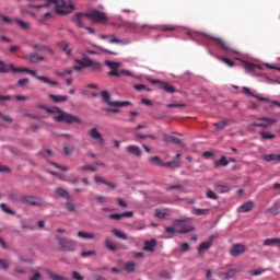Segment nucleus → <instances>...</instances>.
Returning a JSON list of instances; mask_svg holds the SVG:
<instances>
[{"label":"nucleus","instance_id":"nucleus-1","mask_svg":"<svg viewBox=\"0 0 280 280\" xmlns=\"http://www.w3.org/2000/svg\"><path fill=\"white\" fill-rule=\"evenodd\" d=\"M40 108L50 115H56V113H59L58 116H55V121H65L66 124H82V119L80 117L66 113L60 107H47V105H42Z\"/></svg>","mask_w":280,"mask_h":280},{"label":"nucleus","instance_id":"nucleus-2","mask_svg":"<svg viewBox=\"0 0 280 280\" xmlns=\"http://www.w3.org/2000/svg\"><path fill=\"white\" fill-rule=\"evenodd\" d=\"M82 16H86V19H90V21H92L93 23H104V21H108L106 13L97 10H92L86 13H77L72 18V21L77 24V27H84Z\"/></svg>","mask_w":280,"mask_h":280},{"label":"nucleus","instance_id":"nucleus-3","mask_svg":"<svg viewBox=\"0 0 280 280\" xmlns=\"http://www.w3.org/2000/svg\"><path fill=\"white\" fill-rule=\"evenodd\" d=\"M82 59H74V62L79 66L73 67V71H82V69H90L93 73L102 69V62L95 61L86 57L85 52H81Z\"/></svg>","mask_w":280,"mask_h":280},{"label":"nucleus","instance_id":"nucleus-4","mask_svg":"<svg viewBox=\"0 0 280 280\" xmlns=\"http://www.w3.org/2000/svg\"><path fill=\"white\" fill-rule=\"evenodd\" d=\"M101 97L104 104H106L107 106H110L105 108L107 113H119V108L130 106L131 104L129 101H112L110 92L106 90L101 92Z\"/></svg>","mask_w":280,"mask_h":280},{"label":"nucleus","instance_id":"nucleus-5","mask_svg":"<svg viewBox=\"0 0 280 280\" xmlns=\"http://www.w3.org/2000/svg\"><path fill=\"white\" fill-rule=\"evenodd\" d=\"M48 3L37 5V10H40V8H49V5H55V10L58 14L65 15V14H71L73 12V4H68L65 2V0H47Z\"/></svg>","mask_w":280,"mask_h":280},{"label":"nucleus","instance_id":"nucleus-6","mask_svg":"<svg viewBox=\"0 0 280 280\" xmlns=\"http://www.w3.org/2000/svg\"><path fill=\"white\" fill-rule=\"evenodd\" d=\"M10 69L13 73H30V75H33V78H36V80H39V82L58 86V81H50V79L45 75L38 77L36 71L30 70V68H16L14 65L10 63Z\"/></svg>","mask_w":280,"mask_h":280},{"label":"nucleus","instance_id":"nucleus-7","mask_svg":"<svg viewBox=\"0 0 280 280\" xmlns=\"http://www.w3.org/2000/svg\"><path fill=\"white\" fill-rule=\"evenodd\" d=\"M57 242L59 249L65 253H75V248H78V242L65 236H57Z\"/></svg>","mask_w":280,"mask_h":280},{"label":"nucleus","instance_id":"nucleus-8","mask_svg":"<svg viewBox=\"0 0 280 280\" xmlns=\"http://www.w3.org/2000/svg\"><path fill=\"white\" fill-rule=\"evenodd\" d=\"M106 66L110 69L108 75H112L114 78H121V75H132V72H130L129 70H119V67H121V63L119 62L106 61Z\"/></svg>","mask_w":280,"mask_h":280},{"label":"nucleus","instance_id":"nucleus-9","mask_svg":"<svg viewBox=\"0 0 280 280\" xmlns=\"http://www.w3.org/2000/svg\"><path fill=\"white\" fill-rule=\"evenodd\" d=\"M201 36L203 38H208L209 40H214V43H217V45H220V47H222V49H224V51H232V54H236V55L240 54L238 50L231 48V44H229L226 40H224L221 37H215V36L207 35V34H201Z\"/></svg>","mask_w":280,"mask_h":280},{"label":"nucleus","instance_id":"nucleus-10","mask_svg":"<svg viewBox=\"0 0 280 280\" xmlns=\"http://www.w3.org/2000/svg\"><path fill=\"white\" fill-rule=\"evenodd\" d=\"M21 202L23 205H30L31 207H43L45 206V201L37 196L32 195H21Z\"/></svg>","mask_w":280,"mask_h":280},{"label":"nucleus","instance_id":"nucleus-11","mask_svg":"<svg viewBox=\"0 0 280 280\" xmlns=\"http://www.w3.org/2000/svg\"><path fill=\"white\" fill-rule=\"evenodd\" d=\"M258 121L261 122H254L249 125V130H253V128H270L272 124H277V119L275 118H268V117H260L258 118Z\"/></svg>","mask_w":280,"mask_h":280},{"label":"nucleus","instance_id":"nucleus-12","mask_svg":"<svg viewBox=\"0 0 280 280\" xmlns=\"http://www.w3.org/2000/svg\"><path fill=\"white\" fill-rule=\"evenodd\" d=\"M149 82L151 84H159V89H161L162 91H165V93H176V89L173 88V85L167 82H163L156 79H149Z\"/></svg>","mask_w":280,"mask_h":280},{"label":"nucleus","instance_id":"nucleus-13","mask_svg":"<svg viewBox=\"0 0 280 280\" xmlns=\"http://www.w3.org/2000/svg\"><path fill=\"white\" fill-rule=\"evenodd\" d=\"M246 253V245L244 244H234L230 249L231 257H240V255H244Z\"/></svg>","mask_w":280,"mask_h":280},{"label":"nucleus","instance_id":"nucleus-14","mask_svg":"<svg viewBox=\"0 0 280 280\" xmlns=\"http://www.w3.org/2000/svg\"><path fill=\"white\" fill-rule=\"evenodd\" d=\"M255 207V202L253 200H248L237 208L238 213H248V211H253Z\"/></svg>","mask_w":280,"mask_h":280},{"label":"nucleus","instance_id":"nucleus-15","mask_svg":"<svg viewBox=\"0 0 280 280\" xmlns=\"http://www.w3.org/2000/svg\"><path fill=\"white\" fill-rule=\"evenodd\" d=\"M125 26L128 27V30H131L132 32H141V30L145 28V27H152L148 24H142V25H139L138 23H135V22H127L125 24Z\"/></svg>","mask_w":280,"mask_h":280},{"label":"nucleus","instance_id":"nucleus-16","mask_svg":"<svg viewBox=\"0 0 280 280\" xmlns=\"http://www.w3.org/2000/svg\"><path fill=\"white\" fill-rule=\"evenodd\" d=\"M89 135L92 139L98 141V143H104V138L102 137V133L98 132L97 128L94 127L90 129Z\"/></svg>","mask_w":280,"mask_h":280},{"label":"nucleus","instance_id":"nucleus-17","mask_svg":"<svg viewBox=\"0 0 280 280\" xmlns=\"http://www.w3.org/2000/svg\"><path fill=\"white\" fill-rule=\"evenodd\" d=\"M243 93L245 95H248V97H256V100H258L259 102H270V100H268L267 97H261V96H258V95H255L249 88L247 86H244L243 88Z\"/></svg>","mask_w":280,"mask_h":280},{"label":"nucleus","instance_id":"nucleus-18","mask_svg":"<svg viewBox=\"0 0 280 280\" xmlns=\"http://www.w3.org/2000/svg\"><path fill=\"white\" fill-rule=\"evenodd\" d=\"M261 159L267 163H280V154H265Z\"/></svg>","mask_w":280,"mask_h":280},{"label":"nucleus","instance_id":"nucleus-19","mask_svg":"<svg viewBox=\"0 0 280 280\" xmlns=\"http://www.w3.org/2000/svg\"><path fill=\"white\" fill-rule=\"evenodd\" d=\"M154 248H156V240L144 241L143 250L147 253H154Z\"/></svg>","mask_w":280,"mask_h":280},{"label":"nucleus","instance_id":"nucleus-20","mask_svg":"<svg viewBox=\"0 0 280 280\" xmlns=\"http://www.w3.org/2000/svg\"><path fill=\"white\" fill-rule=\"evenodd\" d=\"M43 60H45V57L39 56L36 52H31L28 55V62H31L32 65H36L37 62H43Z\"/></svg>","mask_w":280,"mask_h":280},{"label":"nucleus","instance_id":"nucleus-21","mask_svg":"<svg viewBox=\"0 0 280 280\" xmlns=\"http://www.w3.org/2000/svg\"><path fill=\"white\" fill-rule=\"evenodd\" d=\"M182 165H183V162L178 160H173V161L164 162L163 167H168V170H178V167H180Z\"/></svg>","mask_w":280,"mask_h":280},{"label":"nucleus","instance_id":"nucleus-22","mask_svg":"<svg viewBox=\"0 0 280 280\" xmlns=\"http://www.w3.org/2000/svg\"><path fill=\"white\" fill-rule=\"evenodd\" d=\"M214 189L215 191H218L219 194H229V191H231V186L226 185V184H214Z\"/></svg>","mask_w":280,"mask_h":280},{"label":"nucleus","instance_id":"nucleus-23","mask_svg":"<svg viewBox=\"0 0 280 280\" xmlns=\"http://www.w3.org/2000/svg\"><path fill=\"white\" fill-rule=\"evenodd\" d=\"M33 49H36V51H48L50 56H54V49L49 48L48 46L42 45V44H33Z\"/></svg>","mask_w":280,"mask_h":280},{"label":"nucleus","instance_id":"nucleus-24","mask_svg":"<svg viewBox=\"0 0 280 280\" xmlns=\"http://www.w3.org/2000/svg\"><path fill=\"white\" fill-rule=\"evenodd\" d=\"M127 152H129V154H133V156H141V149L137 145H129L127 147Z\"/></svg>","mask_w":280,"mask_h":280},{"label":"nucleus","instance_id":"nucleus-25","mask_svg":"<svg viewBox=\"0 0 280 280\" xmlns=\"http://www.w3.org/2000/svg\"><path fill=\"white\" fill-rule=\"evenodd\" d=\"M229 124H231L230 120H221L220 122H214L213 126L215 127L217 132H220L221 130H224Z\"/></svg>","mask_w":280,"mask_h":280},{"label":"nucleus","instance_id":"nucleus-26","mask_svg":"<svg viewBox=\"0 0 280 280\" xmlns=\"http://www.w3.org/2000/svg\"><path fill=\"white\" fill-rule=\"evenodd\" d=\"M264 246H279L280 248V238H267L262 243Z\"/></svg>","mask_w":280,"mask_h":280},{"label":"nucleus","instance_id":"nucleus-27","mask_svg":"<svg viewBox=\"0 0 280 280\" xmlns=\"http://www.w3.org/2000/svg\"><path fill=\"white\" fill-rule=\"evenodd\" d=\"M77 235L81 240H95V234L89 233V232H84V231H79Z\"/></svg>","mask_w":280,"mask_h":280},{"label":"nucleus","instance_id":"nucleus-28","mask_svg":"<svg viewBox=\"0 0 280 280\" xmlns=\"http://www.w3.org/2000/svg\"><path fill=\"white\" fill-rule=\"evenodd\" d=\"M49 98L52 100L55 104H60L62 102H67V100H69V96H58L55 94H49Z\"/></svg>","mask_w":280,"mask_h":280},{"label":"nucleus","instance_id":"nucleus-29","mask_svg":"<svg viewBox=\"0 0 280 280\" xmlns=\"http://www.w3.org/2000/svg\"><path fill=\"white\" fill-rule=\"evenodd\" d=\"M209 248H211V243H208V241L202 242L199 247L197 248L198 254L202 255V253L209 250Z\"/></svg>","mask_w":280,"mask_h":280},{"label":"nucleus","instance_id":"nucleus-30","mask_svg":"<svg viewBox=\"0 0 280 280\" xmlns=\"http://www.w3.org/2000/svg\"><path fill=\"white\" fill-rule=\"evenodd\" d=\"M0 209L8 215H16V211L8 207V203H0Z\"/></svg>","mask_w":280,"mask_h":280},{"label":"nucleus","instance_id":"nucleus-31","mask_svg":"<svg viewBox=\"0 0 280 280\" xmlns=\"http://www.w3.org/2000/svg\"><path fill=\"white\" fill-rule=\"evenodd\" d=\"M149 161L152 163V165H156L158 167H164L165 162L161 161L160 156H153L150 158Z\"/></svg>","mask_w":280,"mask_h":280},{"label":"nucleus","instance_id":"nucleus-32","mask_svg":"<svg viewBox=\"0 0 280 280\" xmlns=\"http://www.w3.org/2000/svg\"><path fill=\"white\" fill-rule=\"evenodd\" d=\"M226 165H229V161L226 160V156H221V159L219 161L214 162V167H226Z\"/></svg>","mask_w":280,"mask_h":280},{"label":"nucleus","instance_id":"nucleus-33","mask_svg":"<svg viewBox=\"0 0 280 280\" xmlns=\"http://www.w3.org/2000/svg\"><path fill=\"white\" fill-rule=\"evenodd\" d=\"M56 194H58L61 198H65V200H71V195H69L65 188H57Z\"/></svg>","mask_w":280,"mask_h":280},{"label":"nucleus","instance_id":"nucleus-34","mask_svg":"<svg viewBox=\"0 0 280 280\" xmlns=\"http://www.w3.org/2000/svg\"><path fill=\"white\" fill-rule=\"evenodd\" d=\"M137 264H135L133 261H128L124 265V269L126 270V272H135Z\"/></svg>","mask_w":280,"mask_h":280},{"label":"nucleus","instance_id":"nucleus-35","mask_svg":"<svg viewBox=\"0 0 280 280\" xmlns=\"http://www.w3.org/2000/svg\"><path fill=\"white\" fill-rule=\"evenodd\" d=\"M209 211H211V209H209V208H207V209L195 208V209H192V214L194 215H208Z\"/></svg>","mask_w":280,"mask_h":280},{"label":"nucleus","instance_id":"nucleus-36","mask_svg":"<svg viewBox=\"0 0 280 280\" xmlns=\"http://www.w3.org/2000/svg\"><path fill=\"white\" fill-rule=\"evenodd\" d=\"M46 272H47L48 277H50L52 280H69L66 277H62L58 273L51 272V270H49V269H47Z\"/></svg>","mask_w":280,"mask_h":280},{"label":"nucleus","instance_id":"nucleus-37","mask_svg":"<svg viewBox=\"0 0 280 280\" xmlns=\"http://www.w3.org/2000/svg\"><path fill=\"white\" fill-rule=\"evenodd\" d=\"M237 272H242L241 270L237 269H230L224 273H221L225 277V279H233V277H235V275H237Z\"/></svg>","mask_w":280,"mask_h":280},{"label":"nucleus","instance_id":"nucleus-38","mask_svg":"<svg viewBox=\"0 0 280 280\" xmlns=\"http://www.w3.org/2000/svg\"><path fill=\"white\" fill-rule=\"evenodd\" d=\"M10 70H12V68H10V65L0 60V73H10Z\"/></svg>","mask_w":280,"mask_h":280},{"label":"nucleus","instance_id":"nucleus-39","mask_svg":"<svg viewBox=\"0 0 280 280\" xmlns=\"http://www.w3.org/2000/svg\"><path fill=\"white\" fill-rule=\"evenodd\" d=\"M105 247L112 252L117 250V244L113 243L110 240H105Z\"/></svg>","mask_w":280,"mask_h":280},{"label":"nucleus","instance_id":"nucleus-40","mask_svg":"<svg viewBox=\"0 0 280 280\" xmlns=\"http://www.w3.org/2000/svg\"><path fill=\"white\" fill-rule=\"evenodd\" d=\"M113 235H115V237H118V240H128V235H126L124 232L119 231V230H113Z\"/></svg>","mask_w":280,"mask_h":280},{"label":"nucleus","instance_id":"nucleus-41","mask_svg":"<svg viewBox=\"0 0 280 280\" xmlns=\"http://www.w3.org/2000/svg\"><path fill=\"white\" fill-rule=\"evenodd\" d=\"M8 198L11 202H21V195H16V192H10Z\"/></svg>","mask_w":280,"mask_h":280},{"label":"nucleus","instance_id":"nucleus-42","mask_svg":"<svg viewBox=\"0 0 280 280\" xmlns=\"http://www.w3.org/2000/svg\"><path fill=\"white\" fill-rule=\"evenodd\" d=\"M176 30H178L176 25H162V32H176Z\"/></svg>","mask_w":280,"mask_h":280},{"label":"nucleus","instance_id":"nucleus-43","mask_svg":"<svg viewBox=\"0 0 280 280\" xmlns=\"http://www.w3.org/2000/svg\"><path fill=\"white\" fill-rule=\"evenodd\" d=\"M260 137L262 140H270V139H275V136L273 133H268L266 131H260Z\"/></svg>","mask_w":280,"mask_h":280},{"label":"nucleus","instance_id":"nucleus-44","mask_svg":"<svg viewBox=\"0 0 280 280\" xmlns=\"http://www.w3.org/2000/svg\"><path fill=\"white\" fill-rule=\"evenodd\" d=\"M155 217H158L159 220H165V218H167V212L158 209L155 210Z\"/></svg>","mask_w":280,"mask_h":280},{"label":"nucleus","instance_id":"nucleus-45","mask_svg":"<svg viewBox=\"0 0 280 280\" xmlns=\"http://www.w3.org/2000/svg\"><path fill=\"white\" fill-rule=\"evenodd\" d=\"M61 48H62V51H65V54H67V56H71V48H69V43L62 42Z\"/></svg>","mask_w":280,"mask_h":280},{"label":"nucleus","instance_id":"nucleus-46","mask_svg":"<svg viewBox=\"0 0 280 280\" xmlns=\"http://www.w3.org/2000/svg\"><path fill=\"white\" fill-rule=\"evenodd\" d=\"M63 207L70 211V212H73L75 211V203L71 202V201H67L63 203Z\"/></svg>","mask_w":280,"mask_h":280},{"label":"nucleus","instance_id":"nucleus-47","mask_svg":"<svg viewBox=\"0 0 280 280\" xmlns=\"http://www.w3.org/2000/svg\"><path fill=\"white\" fill-rule=\"evenodd\" d=\"M15 23L21 27V30H30V24L23 20H15Z\"/></svg>","mask_w":280,"mask_h":280},{"label":"nucleus","instance_id":"nucleus-48","mask_svg":"<svg viewBox=\"0 0 280 280\" xmlns=\"http://www.w3.org/2000/svg\"><path fill=\"white\" fill-rule=\"evenodd\" d=\"M256 67H257V65H255V63L244 62L245 71H255Z\"/></svg>","mask_w":280,"mask_h":280},{"label":"nucleus","instance_id":"nucleus-49","mask_svg":"<svg viewBox=\"0 0 280 280\" xmlns=\"http://www.w3.org/2000/svg\"><path fill=\"white\" fill-rule=\"evenodd\" d=\"M266 272V269H256V270H250L249 275L252 277H259V275H264Z\"/></svg>","mask_w":280,"mask_h":280},{"label":"nucleus","instance_id":"nucleus-50","mask_svg":"<svg viewBox=\"0 0 280 280\" xmlns=\"http://www.w3.org/2000/svg\"><path fill=\"white\" fill-rule=\"evenodd\" d=\"M79 170L81 172H97V168H95V166H91V165L81 166Z\"/></svg>","mask_w":280,"mask_h":280},{"label":"nucleus","instance_id":"nucleus-51","mask_svg":"<svg viewBox=\"0 0 280 280\" xmlns=\"http://www.w3.org/2000/svg\"><path fill=\"white\" fill-rule=\"evenodd\" d=\"M167 108H185L187 106L186 104L183 103H171L166 105Z\"/></svg>","mask_w":280,"mask_h":280},{"label":"nucleus","instance_id":"nucleus-52","mask_svg":"<svg viewBox=\"0 0 280 280\" xmlns=\"http://www.w3.org/2000/svg\"><path fill=\"white\" fill-rule=\"evenodd\" d=\"M172 189H177L178 191H183L184 187L180 184L171 185L166 188V191H172Z\"/></svg>","mask_w":280,"mask_h":280},{"label":"nucleus","instance_id":"nucleus-53","mask_svg":"<svg viewBox=\"0 0 280 280\" xmlns=\"http://www.w3.org/2000/svg\"><path fill=\"white\" fill-rule=\"evenodd\" d=\"M159 277H161V279H172V273L167 270H163L159 273Z\"/></svg>","mask_w":280,"mask_h":280},{"label":"nucleus","instance_id":"nucleus-54","mask_svg":"<svg viewBox=\"0 0 280 280\" xmlns=\"http://www.w3.org/2000/svg\"><path fill=\"white\" fill-rule=\"evenodd\" d=\"M71 73H73V70L68 69V70H65L63 72H56V75H58L59 78H65V75H71Z\"/></svg>","mask_w":280,"mask_h":280},{"label":"nucleus","instance_id":"nucleus-55","mask_svg":"<svg viewBox=\"0 0 280 280\" xmlns=\"http://www.w3.org/2000/svg\"><path fill=\"white\" fill-rule=\"evenodd\" d=\"M27 84H30V79H27V78L20 79V80L18 81V86L23 88V86H27Z\"/></svg>","mask_w":280,"mask_h":280},{"label":"nucleus","instance_id":"nucleus-56","mask_svg":"<svg viewBox=\"0 0 280 280\" xmlns=\"http://www.w3.org/2000/svg\"><path fill=\"white\" fill-rule=\"evenodd\" d=\"M189 219H175L173 220L172 224L173 226H178L179 224H185Z\"/></svg>","mask_w":280,"mask_h":280},{"label":"nucleus","instance_id":"nucleus-57","mask_svg":"<svg viewBox=\"0 0 280 280\" xmlns=\"http://www.w3.org/2000/svg\"><path fill=\"white\" fill-rule=\"evenodd\" d=\"M221 60H222V62L226 63L228 67H235V61H233L226 57H222Z\"/></svg>","mask_w":280,"mask_h":280},{"label":"nucleus","instance_id":"nucleus-58","mask_svg":"<svg viewBox=\"0 0 280 280\" xmlns=\"http://www.w3.org/2000/svg\"><path fill=\"white\" fill-rule=\"evenodd\" d=\"M207 198H209L210 200H218V195H215L213 192V190H208L206 194Z\"/></svg>","mask_w":280,"mask_h":280},{"label":"nucleus","instance_id":"nucleus-59","mask_svg":"<svg viewBox=\"0 0 280 280\" xmlns=\"http://www.w3.org/2000/svg\"><path fill=\"white\" fill-rule=\"evenodd\" d=\"M93 255H96L95 250H89V252H82L81 257L86 258V257H92Z\"/></svg>","mask_w":280,"mask_h":280},{"label":"nucleus","instance_id":"nucleus-60","mask_svg":"<svg viewBox=\"0 0 280 280\" xmlns=\"http://www.w3.org/2000/svg\"><path fill=\"white\" fill-rule=\"evenodd\" d=\"M173 139H174V137L171 136V135H167V133H164V135H163V141H164L165 143H172Z\"/></svg>","mask_w":280,"mask_h":280},{"label":"nucleus","instance_id":"nucleus-61","mask_svg":"<svg viewBox=\"0 0 280 280\" xmlns=\"http://www.w3.org/2000/svg\"><path fill=\"white\" fill-rule=\"evenodd\" d=\"M164 232L167 233L168 235H175L176 229H174L172 226H167L164 229Z\"/></svg>","mask_w":280,"mask_h":280},{"label":"nucleus","instance_id":"nucleus-62","mask_svg":"<svg viewBox=\"0 0 280 280\" xmlns=\"http://www.w3.org/2000/svg\"><path fill=\"white\" fill-rule=\"evenodd\" d=\"M42 279H43V275L36 271L28 280H42Z\"/></svg>","mask_w":280,"mask_h":280},{"label":"nucleus","instance_id":"nucleus-63","mask_svg":"<svg viewBox=\"0 0 280 280\" xmlns=\"http://www.w3.org/2000/svg\"><path fill=\"white\" fill-rule=\"evenodd\" d=\"M194 231V226L188 225L187 228H184L183 230L179 231V233L183 235L185 233H191Z\"/></svg>","mask_w":280,"mask_h":280},{"label":"nucleus","instance_id":"nucleus-64","mask_svg":"<svg viewBox=\"0 0 280 280\" xmlns=\"http://www.w3.org/2000/svg\"><path fill=\"white\" fill-rule=\"evenodd\" d=\"M72 279H74V280H84V277H82V276L80 275V272L73 271V272H72Z\"/></svg>","mask_w":280,"mask_h":280}]
</instances>
